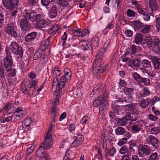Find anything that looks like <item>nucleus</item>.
Returning <instances> with one entry per match:
<instances>
[{"mask_svg":"<svg viewBox=\"0 0 160 160\" xmlns=\"http://www.w3.org/2000/svg\"><path fill=\"white\" fill-rule=\"evenodd\" d=\"M6 56L3 61L5 68L7 72H9L12 67L13 61L10 52L17 56V59H21L23 56V51L22 47L16 42H12L9 46L6 48Z\"/></svg>","mask_w":160,"mask_h":160,"instance_id":"obj_1","label":"nucleus"},{"mask_svg":"<svg viewBox=\"0 0 160 160\" xmlns=\"http://www.w3.org/2000/svg\"><path fill=\"white\" fill-rule=\"evenodd\" d=\"M24 12V18L20 20L19 24L22 31L25 32H28L31 29V27L28 20L32 22H35L37 20H38L40 18V16H38L37 17L36 12L32 10H29L28 12L25 10Z\"/></svg>","mask_w":160,"mask_h":160,"instance_id":"obj_2","label":"nucleus"},{"mask_svg":"<svg viewBox=\"0 0 160 160\" xmlns=\"http://www.w3.org/2000/svg\"><path fill=\"white\" fill-rule=\"evenodd\" d=\"M51 134H47L45 136L44 142L42 143L36 152L37 156H48V154L45 149L47 150L51 147L52 140Z\"/></svg>","mask_w":160,"mask_h":160,"instance_id":"obj_3","label":"nucleus"},{"mask_svg":"<svg viewBox=\"0 0 160 160\" xmlns=\"http://www.w3.org/2000/svg\"><path fill=\"white\" fill-rule=\"evenodd\" d=\"M104 56V52L103 51L98 52L96 55V59L94 60L93 64V68L98 71L99 73H102L105 71L107 65L106 64L103 67L101 63Z\"/></svg>","mask_w":160,"mask_h":160,"instance_id":"obj_4","label":"nucleus"},{"mask_svg":"<svg viewBox=\"0 0 160 160\" xmlns=\"http://www.w3.org/2000/svg\"><path fill=\"white\" fill-rule=\"evenodd\" d=\"M16 26L13 22H10L6 24L5 29L6 33L14 38L17 37L16 31Z\"/></svg>","mask_w":160,"mask_h":160,"instance_id":"obj_5","label":"nucleus"},{"mask_svg":"<svg viewBox=\"0 0 160 160\" xmlns=\"http://www.w3.org/2000/svg\"><path fill=\"white\" fill-rule=\"evenodd\" d=\"M146 142L148 145H151L155 149L160 148L158 139L153 135H149L146 138Z\"/></svg>","mask_w":160,"mask_h":160,"instance_id":"obj_6","label":"nucleus"},{"mask_svg":"<svg viewBox=\"0 0 160 160\" xmlns=\"http://www.w3.org/2000/svg\"><path fill=\"white\" fill-rule=\"evenodd\" d=\"M3 6L7 9L12 10L16 8L19 2V0H2Z\"/></svg>","mask_w":160,"mask_h":160,"instance_id":"obj_7","label":"nucleus"},{"mask_svg":"<svg viewBox=\"0 0 160 160\" xmlns=\"http://www.w3.org/2000/svg\"><path fill=\"white\" fill-rule=\"evenodd\" d=\"M138 151V154L142 157L149 156L151 154L150 147L147 145L141 146L139 148Z\"/></svg>","mask_w":160,"mask_h":160,"instance_id":"obj_8","label":"nucleus"},{"mask_svg":"<svg viewBox=\"0 0 160 160\" xmlns=\"http://www.w3.org/2000/svg\"><path fill=\"white\" fill-rule=\"evenodd\" d=\"M36 15L37 17L38 16H40V19L37 20L35 22L38 21L35 25V27L38 28H44L47 26V22L45 20H44V16L42 14H37L36 13Z\"/></svg>","mask_w":160,"mask_h":160,"instance_id":"obj_9","label":"nucleus"},{"mask_svg":"<svg viewBox=\"0 0 160 160\" xmlns=\"http://www.w3.org/2000/svg\"><path fill=\"white\" fill-rule=\"evenodd\" d=\"M131 118V115L129 113L126 115V116L119 118H115L116 122L121 126H125L128 123V121L130 120Z\"/></svg>","mask_w":160,"mask_h":160,"instance_id":"obj_10","label":"nucleus"},{"mask_svg":"<svg viewBox=\"0 0 160 160\" xmlns=\"http://www.w3.org/2000/svg\"><path fill=\"white\" fill-rule=\"evenodd\" d=\"M136 103H132L127 104L124 106V108L127 111H129L131 112L132 114L138 115V110L135 108Z\"/></svg>","mask_w":160,"mask_h":160,"instance_id":"obj_11","label":"nucleus"},{"mask_svg":"<svg viewBox=\"0 0 160 160\" xmlns=\"http://www.w3.org/2000/svg\"><path fill=\"white\" fill-rule=\"evenodd\" d=\"M132 136V134L129 132H126V134H124L125 137L121 139L118 143V145L119 147H121L126 144L128 139H130Z\"/></svg>","mask_w":160,"mask_h":160,"instance_id":"obj_12","label":"nucleus"},{"mask_svg":"<svg viewBox=\"0 0 160 160\" xmlns=\"http://www.w3.org/2000/svg\"><path fill=\"white\" fill-rule=\"evenodd\" d=\"M65 75L63 76L61 78L62 80L63 81H67L68 82L71 79L72 74L70 69L69 68H66L64 70Z\"/></svg>","mask_w":160,"mask_h":160,"instance_id":"obj_13","label":"nucleus"},{"mask_svg":"<svg viewBox=\"0 0 160 160\" xmlns=\"http://www.w3.org/2000/svg\"><path fill=\"white\" fill-rule=\"evenodd\" d=\"M150 59L156 69L160 70V58L155 56L151 57Z\"/></svg>","mask_w":160,"mask_h":160,"instance_id":"obj_14","label":"nucleus"},{"mask_svg":"<svg viewBox=\"0 0 160 160\" xmlns=\"http://www.w3.org/2000/svg\"><path fill=\"white\" fill-rule=\"evenodd\" d=\"M57 8L56 6L53 5L51 7L48 12L49 17L51 19L54 18L57 16Z\"/></svg>","mask_w":160,"mask_h":160,"instance_id":"obj_15","label":"nucleus"},{"mask_svg":"<svg viewBox=\"0 0 160 160\" xmlns=\"http://www.w3.org/2000/svg\"><path fill=\"white\" fill-rule=\"evenodd\" d=\"M31 123V119L29 118H26L23 122L22 127L25 131H28Z\"/></svg>","mask_w":160,"mask_h":160,"instance_id":"obj_16","label":"nucleus"},{"mask_svg":"<svg viewBox=\"0 0 160 160\" xmlns=\"http://www.w3.org/2000/svg\"><path fill=\"white\" fill-rule=\"evenodd\" d=\"M79 44L81 46L82 49L84 50L90 49L91 48L90 43L87 41H79Z\"/></svg>","mask_w":160,"mask_h":160,"instance_id":"obj_17","label":"nucleus"},{"mask_svg":"<svg viewBox=\"0 0 160 160\" xmlns=\"http://www.w3.org/2000/svg\"><path fill=\"white\" fill-rule=\"evenodd\" d=\"M37 36V33L35 32L28 33L25 37V41L27 42H31L36 38Z\"/></svg>","mask_w":160,"mask_h":160,"instance_id":"obj_18","label":"nucleus"},{"mask_svg":"<svg viewBox=\"0 0 160 160\" xmlns=\"http://www.w3.org/2000/svg\"><path fill=\"white\" fill-rule=\"evenodd\" d=\"M117 103L116 102H112L111 103V107L113 110L112 111L115 114L120 115V107Z\"/></svg>","mask_w":160,"mask_h":160,"instance_id":"obj_19","label":"nucleus"},{"mask_svg":"<svg viewBox=\"0 0 160 160\" xmlns=\"http://www.w3.org/2000/svg\"><path fill=\"white\" fill-rule=\"evenodd\" d=\"M141 63L140 59L137 58L134 59L130 60L128 62V65L129 66L133 68L134 67H139L140 66Z\"/></svg>","mask_w":160,"mask_h":160,"instance_id":"obj_20","label":"nucleus"},{"mask_svg":"<svg viewBox=\"0 0 160 160\" xmlns=\"http://www.w3.org/2000/svg\"><path fill=\"white\" fill-rule=\"evenodd\" d=\"M49 113L51 117H58L59 113L58 112L57 106L53 105L50 108Z\"/></svg>","mask_w":160,"mask_h":160,"instance_id":"obj_21","label":"nucleus"},{"mask_svg":"<svg viewBox=\"0 0 160 160\" xmlns=\"http://www.w3.org/2000/svg\"><path fill=\"white\" fill-rule=\"evenodd\" d=\"M149 4L152 11H156L158 8V4L156 0H149Z\"/></svg>","mask_w":160,"mask_h":160,"instance_id":"obj_22","label":"nucleus"},{"mask_svg":"<svg viewBox=\"0 0 160 160\" xmlns=\"http://www.w3.org/2000/svg\"><path fill=\"white\" fill-rule=\"evenodd\" d=\"M152 46L158 51L160 50V40L158 38L156 37L153 39Z\"/></svg>","mask_w":160,"mask_h":160,"instance_id":"obj_23","label":"nucleus"},{"mask_svg":"<svg viewBox=\"0 0 160 160\" xmlns=\"http://www.w3.org/2000/svg\"><path fill=\"white\" fill-rule=\"evenodd\" d=\"M125 129L122 127H118L115 130V133L116 135L118 136L123 135L126 134V132H128Z\"/></svg>","mask_w":160,"mask_h":160,"instance_id":"obj_24","label":"nucleus"},{"mask_svg":"<svg viewBox=\"0 0 160 160\" xmlns=\"http://www.w3.org/2000/svg\"><path fill=\"white\" fill-rule=\"evenodd\" d=\"M119 152L122 154H126V155H128V156L130 155L131 154L128 148V147L125 145L122 146L121 147L119 150Z\"/></svg>","mask_w":160,"mask_h":160,"instance_id":"obj_25","label":"nucleus"},{"mask_svg":"<svg viewBox=\"0 0 160 160\" xmlns=\"http://www.w3.org/2000/svg\"><path fill=\"white\" fill-rule=\"evenodd\" d=\"M98 100L100 102V104L102 107L106 106L108 105L107 100L106 97L103 94L101 95L100 98H99Z\"/></svg>","mask_w":160,"mask_h":160,"instance_id":"obj_26","label":"nucleus"},{"mask_svg":"<svg viewBox=\"0 0 160 160\" xmlns=\"http://www.w3.org/2000/svg\"><path fill=\"white\" fill-rule=\"evenodd\" d=\"M90 119L88 116L85 115L80 120V123L83 125V128L84 129L85 124H88L90 122Z\"/></svg>","mask_w":160,"mask_h":160,"instance_id":"obj_27","label":"nucleus"},{"mask_svg":"<svg viewBox=\"0 0 160 160\" xmlns=\"http://www.w3.org/2000/svg\"><path fill=\"white\" fill-rule=\"evenodd\" d=\"M145 43L147 47L150 48L152 46L153 39L151 36H147L145 38Z\"/></svg>","mask_w":160,"mask_h":160,"instance_id":"obj_28","label":"nucleus"},{"mask_svg":"<svg viewBox=\"0 0 160 160\" xmlns=\"http://www.w3.org/2000/svg\"><path fill=\"white\" fill-rule=\"evenodd\" d=\"M140 30V32L144 34L149 33L151 28V25H148L144 26Z\"/></svg>","mask_w":160,"mask_h":160,"instance_id":"obj_29","label":"nucleus"},{"mask_svg":"<svg viewBox=\"0 0 160 160\" xmlns=\"http://www.w3.org/2000/svg\"><path fill=\"white\" fill-rule=\"evenodd\" d=\"M49 44V40L48 39H46L42 41L41 43L40 49L42 50H44L48 46Z\"/></svg>","mask_w":160,"mask_h":160,"instance_id":"obj_30","label":"nucleus"},{"mask_svg":"<svg viewBox=\"0 0 160 160\" xmlns=\"http://www.w3.org/2000/svg\"><path fill=\"white\" fill-rule=\"evenodd\" d=\"M133 25L134 27L138 30L144 27V24L139 21L137 20L133 22Z\"/></svg>","mask_w":160,"mask_h":160,"instance_id":"obj_31","label":"nucleus"},{"mask_svg":"<svg viewBox=\"0 0 160 160\" xmlns=\"http://www.w3.org/2000/svg\"><path fill=\"white\" fill-rule=\"evenodd\" d=\"M141 49V47L132 45L131 47V54H134L137 52H140Z\"/></svg>","mask_w":160,"mask_h":160,"instance_id":"obj_32","label":"nucleus"},{"mask_svg":"<svg viewBox=\"0 0 160 160\" xmlns=\"http://www.w3.org/2000/svg\"><path fill=\"white\" fill-rule=\"evenodd\" d=\"M132 74H133L132 77L137 82L140 83L142 81L141 80L142 79V77L139 74L136 72H134Z\"/></svg>","mask_w":160,"mask_h":160,"instance_id":"obj_33","label":"nucleus"},{"mask_svg":"<svg viewBox=\"0 0 160 160\" xmlns=\"http://www.w3.org/2000/svg\"><path fill=\"white\" fill-rule=\"evenodd\" d=\"M142 35L140 33L137 34L135 38V42L137 44H139L142 43Z\"/></svg>","mask_w":160,"mask_h":160,"instance_id":"obj_34","label":"nucleus"},{"mask_svg":"<svg viewBox=\"0 0 160 160\" xmlns=\"http://www.w3.org/2000/svg\"><path fill=\"white\" fill-rule=\"evenodd\" d=\"M131 128L132 132L135 133L138 132L141 129L140 127L138 124L132 125L131 126Z\"/></svg>","mask_w":160,"mask_h":160,"instance_id":"obj_35","label":"nucleus"},{"mask_svg":"<svg viewBox=\"0 0 160 160\" xmlns=\"http://www.w3.org/2000/svg\"><path fill=\"white\" fill-rule=\"evenodd\" d=\"M35 146L34 145H32L30 147L28 148L27 150V155L26 159H29L28 158L29 155L33 151L35 148Z\"/></svg>","mask_w":160,"mask_h":160,"instance_id":"obj_36","label":"nucleus"},{"mask_svg":"<svg viewBox=\"0 0 160 160\" xmlns=\"http://www.w3.org/2000/svg\"><path fill=\"white\" fill-rule=\"evenodd\" d=\"M148 160H159V157L158 153L155 152L150 155Z\"/></svg>","mask_w":160,"mask_h":160,"instance_id":"obj_37","label":"nucleus"},{"mask_svg":"<svg viewBox=\"0 0 160 160\" xmlns=\"http://www.w3.org/2000/svg\"><path fill=\"white\" fill-rule=\"evenodd\" d=\"M142 67L146 68H149L151 66V62L146 59L143 60L142 62Z\"/></svg>","mask_w":160,"mask_h":160,"instance_id":"obj_38","label":"nucleus"},{"mask_svg":"<svg viewBox=\"0 0 160 160\" xmlns=\"http://www.w3.org/2000/svg\"><path fill=\"white\" fill-rule=\"evenodd\" d=\"M60 25L58 24H56L54 25L52 28L51 30L49 31V33H53V35H54L57 32L58 30L60 28Z\"/></svg>","mask_w":160,"mask_h":160,"instance_id":"obj_39","label":"nucleus"},{"mask_svg":"<svg viewBox=\"0 0 160 160\" xmlns=\"http://www.w3.org/2000/svg\"><path fill=\"white\" fill-rule=\"evenodd\" d=\"M41 49V50H38L36 52L33 56V59L37 60L42 57V51Z\"/></svg>","mask_w":160,"mask_h":160,"instance_id":"obj_40","label":"nucleus"},{"mask_svg":"<svg viewBox=\"0 0 160 160\" xmlns=\"http://www.w3.org/2000/svg\"><path fill=\"white\" fill-rule=\"evenodd\" d=\"M99 42V39L98 36H95L91 40V43L94 47H98Z\"/></svg>","mask_w":160,"mask_h":160,"instance_id":"obj_41","label":"nucleus"},{"mask_svg":"<svg viewBox=\"0 0 160 160\" xmlns=\"http://www.w3.org/2000/svg\"><path fill=\"white\" fill-rule=\"evenodd\" d=\"M128 143H129V148H128L129 150L130 151L131 154L134 153L135 152V150L133 148L136 146V143L134 142H132L131 143L129 142Z\"/></svg>","mask_w":160,"mask_h":160,"instance_id":"obj_42","label":"nucleus"},{"mask_svg":"<svg viewBox=\"0 0 160 160\" xmlns=\"http://www.w3.org/2000/svg\"><path fill=\"white\" fill-rule=\"evenodd\" d=\"M150 99H144L142 101L141 103L140 106L142 107L143 108H144L147 106L149 103Z\"/></svg>","mask_w":160,"mask_h":160,"instance_id":"obj_43","label":"nucleus"},{"mask_svg":"<svg viewBox=\"0 0 160 160\" xmlns=\"http://www.w3.org/2000/svg\"><path fill=\"white\" fill-rule=\"evenodd\" d=\"M156 28L158 29L160 28V15H156L155 16Z\"/></svg>","mask_w":160,"mask_h":160,"instance_id":"obj_44","label":"nucleus"},{"mask_svg":"<svg viewBox=\"0 0 160 160\" xmlns=\"http://www.w3.org/2000/svg\"><path fill=\"white\" fill-rule=\"evenodd\" d=\"M126 14L129 17H132L135 16L136 13L134 11L128 9L126 12Z\"/></svg>","mask_w":160,"mask_h":160,"instance_id":"obj_45","label":"nucleus"},{"mask_svg":"<svg viewBox=\"0 0 160 160\" xmlns=\"http://www.w3.org/2000/svg\"><path fill=\"white\" fill-rule=\"evenodd\" d=\"M61 100V97L58 96L57 97L54 98L53 101L52 102V104L53 105L57 106L59 104V101Z\"/></svg>","mask_w":160,"mask_h":160,"instance_id":"obj_46","label":"nucleus"},{"mask_svg":"<svg viewBox=\"0 0 160 160\" xmlns=\"http://www.w3.org/2000/svg\"><path fill=\"white\" fill-rule=\"evenodd\" d=\"M61 72L59 68L58 67H55L53 70V74L56 76L59 77L61 74Z\"/></svg>","mask_w":160,"mask_h":160,"instance_id":"obj_47","label":"nucleus"},{"mask_svg":"<svg viewBox=\"0 0 160 160\" xmlns=\"http://www.w3.org/2000/svg\"><path fill=\"white\" fill-rule=\"evenodd\" d=\"M151 131L153 134H156L160 132V127H157L152 128L151 129Z\"/></svg>","mask_w":160,"mask_h":160,"instance_id":"obj_48","label":"nucleus"},{"mask_svg":"<svg viewBox=\"0 0 160 160\" xmlns=\"http://www.w3.org/2000/svg\"><path fill=\"white\" fill-rule=\"evenodd\" d=\"M98 153L97 154L98 159L100 160H103V156L102 155V150L99 148H98Z\"/></svg>","mask_w":160,"mask_h":160,"instance_id":"obj_49","label":"nucleus"},{"mask_svg":"<svg viewBox=\"0 0 160 160\" xmlns=\"http://www.w3.org/2000/svg\"><path fill=\"white\" fill-rule=\"evenodd\" d=\"M67 82V81H65V80L64 81L62 80V78H61V82L58 83V85L59 88V89H62L63 88H64L65 87V82Z\"/></svg>","mask_w":160,"mask_h":160,"instance_id":"obj_50","label":"nucleus"},{"mask_svg":"<svg viewBox=\"0 0 160 160\" xmlns=\"http://www.w3.org/2000/svg\"><path fill=\"white\" fill-rule=\"evenodd\" d=\"M72 31L74 35L78 37H81V31L79 29H73Z\"/></svg>","mask_w":160,"mask_h":160,"instance_id":"obj_51","label":"nucleus"},{"mask_svg":"<svg viewBox=\"0 0 160 160\" xmlns=\"http://www.w3.org/2000/svg\"><path fill=\"white\" fill-rule=\"evenodd\" d=\"M109 154L111 157H113L115 153L116 152V149L114 147H112L109 149L108 150Z\"/></svg>","mask_w":160,"mask_h":160,"instance_id":"obj_52","label":"nucleus"},{"mask_svg":"<svg viewBox=\"0 0 160 160\" xmlns=\"http://www.w3.org/2000/svg\"><path fill=\"white\" fill-rule=\"evenodd\" d=\"M16 69L14 68L11 69L10 72L8 73V76L10 77H13L15 76Z\"/></svg>","mask_w":160,"mask_h":160,"instance_id":"obj_53","label":"nucleus"},{"mask_svg":"<svg viewBox=\"0 0 160 160\" xmlns=\"http://www.w3.org/2000/svg\"><path fill=\"white\" fill-rule=\"evenodd\" d=\"M150 93L149 91H141L140 94L142 97H145L149 95Z\"/></svg>","mask_w":160,"mask_h":160,"instance_id":"obj_54","label":"nucleus"},{"mask_svg":"<svg viewBox=\"0 0 160 160\" xmlns=\"http://www.w3.org/2000/svg\"><path fill=\"white\" fill-rule=\"evenodd\" d=\"M13 107V104L12 102H8L7 103L3 108V109L5 110V111Z\"/></svg>","mask_w":160,"mask_h":160,"instance_id":"obj_55","label":"nucleus"},{"mask_svg":"<svg viewBox=\"0 0 160 160\" xmlns=\"http://www.w3.org/2000/svg\"><path fill=\"white\" fill-rule=\"evenodd\" d=\"M27 114V112L25 111H22L21 112L16 113L14 116L18 117V118H21Z\"/></svg>","mask_w":160,"mask_h":160,"instance_id":"obj_56","label":"nucleus"},{"mask_svg":"<svg viewBox=\"0 0 160 160\" xmlns=\"http://www.w3.org/2000/svg\"><path fill=\"white\" fill-rule=\"evenodd\" d=\"M148 118L151 121L155 122L158 119L157 117L152 114H150L149 115Z\"/></svg>","mask_w":160,"mask_h":160,"instance_id":"obj_57","label":"nucleus"},{"mask_svg":"<svg viewBox=\"0 0 160 160\" xmlns=\"http://www.w3.org/2000/svg\"><path fill=\"white\" fill-rule=\"evenodd\" d=\"M77 135V136H75V139L80 143V142L83 140L84 137L83 135L82 134H81L80 133L78 134Z\"/></svg>","mask_w":160,"mask_h":160,"instance_id":"obj_58","label":"nucleus"},{"mask_svg":"<svg viewBox=\"0 0 160 160\" xmlns=\"http://www.w3.org/2000/svg\"><path fill=\"white\" fill-rule=\"evenodd\" d=\"M59 5L62 7H65L68 5V2L66 0H59Z\"/></svg>","mask_w":160,"mask_h":160,"instance_id":"obj_59","label":"nucleus"},{"mask_svg":"<svg viewBox=\"0 0 160 160\" xmlns=\"http://www.w3.org/2000/svg\"><path fill=\"white\" fill-rule=\"evenodd\" d=\"M137 10L139 14L142 16L146 12L143 9L139 7H137Z\"/></svg>","mask_w":160,"mask_h":160,"instance_id":"obj_60","label":"nucleus"},{"mask_svg":"<svg viewBox=\"0 0 160 160\" xmlns=\"http://www.w3.org/2000/svg\"><path fill=\"white\" fill-rule=\"evenodd\" d=\"M141 81H142L140 83H143L146 85H148L150 83V80L148 78H142Z\"/></svg>","mask_w":160,"mask_h":160,"instance_id":"obj_61","label":"nucleus"},{"mask_svg":"<svg viewBox=\"0 0 160 160\" xmlns=\"http://www.w3.org/2000/svg\"><path fill=\"white\" fill-rule=\"evenodd\" d=\"M28 76L31 79L33 80L36 77V74L33 71H32L28 74Z\"/></svg>","mask_w":160,"mask_h":160,"instance_id":"obj_62","label":"nucleus"},{"mask_svg":"<svg viewBox=\"0 0 160 160\" xmlns=\"http://www.w3.org/2000/svg\"><path fill=\"white\" fill-rule=\"evenodd\" d=\"M160 99L158 97H154L151 102V103L152 105H154V104L157 102L159 101Z\"/></svg>","mask_w":160,"mask_h":160,"instance_id":"obj_63","label":"nucleus"},{"mask_svg":"<svg viewBox=\"0 0 160 160\" xmlns=\"http://www.w3.org/2000/svg\"><path fill=\"white\" fill-rule=\"evenodd\" d=\"M142 16L143 19L145 21H148L150 20V17L147 12L142 15Z\"/></svg>","mask_w":160,"mask_h":160,"instance_id":"obj_64","label":"nucleus"}]
</instances>
